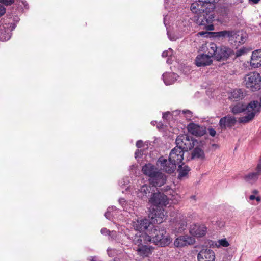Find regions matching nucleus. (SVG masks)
<instances>
[{
	"mask_svg": "<svg viewBox=\"0 0 261 261\" xmlns=\"http://www.w3.org/2000/svg\"><path fill=\"white\" fill-rule=\"evenodd\" d=\"M111 238L114 239L116 237V232L115 231H110V235H109Z\"/></svg>",
	"mask_w": 261,
	"mask_h": 261,
	"instance_id": "nucleus-43",
	"label": "nucleus"
},
{
	"mask_svg": "<svg viewBox=\"0 0 261 261\" xmlns=\"http://www.w3.org/2000/svg\"><path fill=\"white\" fill-rule=\"evenodd\" d=\"M215 0H198L191 5V10L195 14L194 17L197 24L207 31H213L215 20L214 9Z\"/></svg>",
	"mask_w": 261,
	"mask_h": 261,
	"instance_id": "nucleus-1",
	"label": "nucleus"
},
{
	"mask_svg": "<svg viewBox=\"0 0 261 261\" xmlns=\"http://www.w3.org/2000/svg\"><path fill=\"white\" fill-rule=\"evenodd\" d=\"M141 235L137 236L134 239V244L138 246L136 249V251L140 256L143 257H147L151 254L152 248L150 246L147 245L146 244L148 242L146 241L145 243L143 239L141 241H138V243L136 241V240H137V238L141 237Z\"/></svg>",
	"mask_w": 261,
	"mask_h": 261,
	"instance_id": "nucleus-10",
	"label": "nucleus"
},
{
	"mask_svg": "<svg viewBox=\"0 0 261 261\" xmlns=\"http://www.w3.org/2000/svg\"><path fill=\"white\" fill-rule=\"evenodd\" d=\"M120 213V211L117 209L115 206L109 207L107 212L105 213V217L107 219L112 220L113 218H117Z\"/></svg>",
	"mask_w": 261,
	"mask_h": 261,
	"instance_id": "nucleus-23",
	"label": "nucleus"
},
{
	"mask_svg": "<svg viewBox=\"0 0 261 261\" xmlns=\"http://www.w3.org/2000/svg\"><path fill=\"white\" fill-rule=\"evenodd\" d=\"M206 33V32H200L198 33L197 35L201 36L204 35Z\"/></svg>",
	"mask_w": 261,
	"mask_h": 261,
	"instance_id": "nucleus-46",
	"label": "nucleus"
},
{
	"mask_svg": "<svg viewBox=\"0 0 261 261\" xmlns=\"http://www.w3.org/2000/svg\"><path fill=\"white\" fill-rule=\"evenodd\" d=\"M149 202L154 206L149 214V218L152 222H156L158 224L162 223L166 217V213L163 207L169 203L167 196L160 192L153 193Z\"/></svg>",
	"mask_w": 261,
	"mask_h": 261,
	"instance_id": "nucleus-3",
	"label": "nucleus"
},
{
	"mask_svg": "<svg viewBox=\"0 0 261 261\" xmlns=\"http://www.w3.org/2000/svg\"><path fill=\"white\" fill-rule=\"evenodd\" d=\"M139 154H140V151L138 150L135 152V158H137L139 156Z\"/></svg>",
	"mask_w": 261,
	"mask_h": 261,
	"instance_id": "nucleus-47",
	"label": "nucleus"
},
{
	"mask_svg": "<svg viewBox=\"0 0 261 261\" xmlns=\"http://www.w3.org/2000/svg\"><path fill=\"white\" fill-rule=\"evenodd\" d=\"M260 0H249L250 2L252 3L253 4H257Z\"/></svg>",
	"mask_w": 261,
	"mask_h": 261,
	"instance_id": "nucleus-45",
	"label": "nucleus"
},
{
	"mask_svg": "<svg viewBox=\"0 0 261 261\" xmlns=\"http://www.w3.org/2000/svg\"><path fill=\"white\" fill-rule=\"evenodd\" d=\"M260 175L261 170H259L256 167L255 171L250 172L244 176V179L248 182L253 184L257 180Z\"/></svg>",
	"mask_w": 261,
	"mask_h": 261,
	"instance_id": "nucleus-19",
	"label": "nucleus"
},
{
	"mask_svg": "<svg viewBox=\"0 0 261 261\" xmlns=\"http://www.w3.org/2000/svg\"><path fill=\"white\" fill-rule=\"evenodd\" d=\"M176 0H165V8L170 10L176 4Z\"/></svg>",
	"mask_w": 261,
	"mask_h": 261,
	"instance_id": "nucleus-30",
	"label": "nucleus"
},
{
	"mask_svg": "<svg viewBox=\"0 0 261 261\" xmlns=\"http://www.w3.org/2000/svg\"><path fill=\"white\" fill-rule=\"evenodd\" d=\"M187 129L189 132L196 136H202L205 133L204 127L194 123H190Z\"/></svg>",
	"mask_w": 261,
	"mask_h": 261,
	"instance_id": "nucleus-15",
	"label": "nucleus"
},
{
	"mask_svg": "<svg viewBox=\"0 0 261 261\" xmlns=\"http://www.w3.org/2000/svg\"><path fill=\"white\" fill-rule=\"evenodd\" d=\"M157 226L153 225V228L148 230V233L142 235L141 237L137 238L136 241H141L142 239L145 243L146 241L152 242L156 245L161 247L168 246L171 242V238L166 234V231L164 228L157 229ZM138 243V242H137Z\"/></svg>",
	"mask_w": 261,
	"mask_h": 261,
	"instance_id": "nucleus-4",
	"label": "nucleus"
},
{
	"mask_svg": "<svg viewBox=\"0 0 261 261\" xmlns=\"http://www.w3.org/2000/svg\"><path fill=\"white\" fill-rule=\"evenodd\" d=\"M218 246L228 247L229 245V242L226 239H222L218 241Z\"/></svg>",
	"mask_w": 261,
	"mask_h": 261,
	"instance_id": "nucleus-32",
	"label": "nucleus"
},
{
	"mask_svg": "<svg viewBox=\"0 0 261 261\" xmlns=\"http://www.w3.org/2000/svg\"><path fill=\"white\" fill-rule=\"evenodd\" d=\"M247 106H245L243 103L241 102H238L233 106L231 107V109L232 112L234 114H237L241 112H245L246 115H247V111L246 110V107Z\"/></svg>",
	"mask_w": 261,
	"mask_h": 261,
	"instance_id": "nucleus-24",
	"label": "nucleus"
},
{
	"mask_svg": "<svg viewBox=\"0 0 261 261\" xmlns=\"http://www.w3.org/2000/svg\"><path fill=\"white\" fill-rule=\"evenodd\" d=\"M178 171L179 172L178 178L181 179L188 174L190 171V168L186 165H179Z\"/></svg>",
	"mask_w": 261,
	"mask_h": 261,
	"instance_id": "nucleus-27",
	"label": "nucleus"
},
{
	"mask_svg": "<svg viewBox=\"0 0 261 261\" xmlns=\"http://www.w3.org/2000/svg\"><path fill=\"white\" fill-rule=\"evenodd\" d=\"M244 82L246 87L252 91H257L261 88V77L257 72H252L247 74Z\"/></svg>",
	"mask_w": 261,
	"mask_h": 261,
	"instance_id": "nucleus-8",
	"label": "nucleus"
},
{
	"mask_svg": "<svg viewBox=\"0 0 261 261\" xmlns=\"http://www.w3.org/2000/svg\"><path fill=\"white\" fill-rule=\"evenodd\" d=\"M164 22L165 25H166V23H165V18H164Z\"/></svg>",
	"mask_w": 261,
	"mask_h": 261,
	"instance_id": "nucleus-53",
	"label": "nucleus"
},
{
	"mask_svg": "<svg viewBox=\"0 0 261 261\" xmlns=\"http://www.w3.org/2000/svg\"><path fill=\"white\" fill-rule=\"evenodd\" d=\"M237 120L232 116L227 115L221 118L219 121V125L222 129L231 127L236 124Z\"/></svg>",
	"mask_w": 261,
	"mask_h": 261,
	"instance_id": "nucleus-16",
	"label": "nucleus"
},
{
	"mask_svg": "<svg viewBox=\"0 0 261 261\" xmlns=\"http://www.w3.org/2000/svg\"><path fill=\"white\" fill-rule=\"evenodd\" d=\"M14 0H0V3L8 6L14 3Z\"/></svg>",
	"mask_w": 261,
	"mask_h": 261,
	"instance_id": "nucleus-36",
	"label": "nucleus"
},
{
	"mask_svg": "<svg viewBox=\"0 0 261 261\" xmlns=\"http://www.w3.org/2000/svg\"><path fill=\"white\" fill-rule=\"evenodd\" d=\"M172 50L169 48L168 50H165L163 52L162 56L163 57H171L172 55Z\"/></svg>",
	"mask_w": 261,
	"mask_h": 261,
	"instance_id": "nucleus-35",
	"label": "nucleus"
},
{
	"mask_svg": "<svg viewBox=\"0 0 261 261\" xmlns=\"http://www.w3.org/2000/svg\"><path fill=\"white\" fill-rule=\"evenodd\" d=\"M195 239L189 235L180 236L177 237L174 242V245L177 248H182L195 243Z\"/></svg>",
	"mask_w": 261,
	"mask_h": 261,
	"instance_id": "nucleus-11",
	"label": "nucleus"
},
{
	"mask_svg": "<svg viewBox=\"0 0 261 261\" xmlns=\"http://www.w3.org/2000/svg\"><path fill=\"white\" fill-rule=\"evenodd\" d=\"M142 171L148 177V181L152 187H161L166 183V176L152 164H146L142 167Z\"/></svg>",
	"mask_w": 261,
	"mask_h": 261,
	"instance_id": "nucleus-6",
	"label": "nucleus"
},
{
	"mask_svg": "<svg viewBox=\"0 0 261 261\" xmlns=\"http://www.w3.org/2000/svg\"><path fill=\"white\" fill-rule=\"evenodd\" d=\"M154 123H156V122H155V121H152V122H151V124H152V125H154Z\"/></svg>",
	"mask_w": 261,
	"mask_h": 261,
	"instance_id": "nucleus-52",
	"label": "nucleus"
},
{
	"mask_svg": "<svg viewBox=\"0 0 261 261\" xmlns=\"http://www.w3.org/2000/svg\"><path fill=\"white\" fill-rule=\"evenodd\" d=\"M167 34H168V36L169 38L171 40L173 41V40H175V38L174 37V38H171V37H170V36H169V35L168 32H167Z\"/></svg>",
	"mask_w": 261,
	"mask_h": 261,
	"instance_id": "nucleus-50",
	"label": "nucleus"
},
{
	"mask_svg": "<svg viewBox=\"0 0 261 261\" xmlns=\"http://www.w3.org/2000/svg\"><path fill=\"white\" fill-rule=\"evenodd\" d=\"M176 146L185 151L191 150L194 146L192 137L188 134H182L177 136L176 139Z\"/></svg>",
	"mask_w": 261,
	"mask_h": 261,
	"instance_id": "nucleus-9",
	"label": "nucleus"
},
{
	"mask_svg": "<svg viewBox=\"0 0 261 261\" xmlns=\"http://www.w3.org/2000/svg\"><path fill=\"white\" fill-rule=\"evenodd\" d=\"M101 233L103 235H110V231L106 228L101 229Z\"/></svg>",
	"mask_w": 261,
	"mask_h": 261,
	"instance_id": "nucleus-38",
	"label": "nucleus"
},
{
	"mask_svg": "<svg viewBox=\"0 0 261 261\" xmlns=\"http://www.w3.org/2000/svg\"><path fill=\"white\" fill-rule=\"evenodd\" d=\"M167 63L168 64H171V61L169 58H168V59L167 60Z\"/></svg>",
	"mask_w": 261,
	"mask_h": 261,
	"instance_id": "nucleus-51",
	"label": "nucleus"
},
{
	"mask_svg": "<svg viewBox=\"0 0 261 261\" xmlns=\"http://www.w3.org/2000/svg\"><path fill=\"white\" fill-rule=\"evenodd\" d=\"M244 51L243 50L240 49V50L237 51V56H241L244 53Z\"/></svg>",
	"mask_w": 261,
	"mask_h": 261,
	"instance_id": "nucleus-44",
	"label": "nucleus"
},
{
	"mask_svg": "<svg viewBox=\"0 0 261 261\" xmlns=\"http://www.w3.org/2000/svg\"><path fill=\"white\" fill-rule=\"evenodd\" d=\"M170 115V112H166L165 113H164L163 114V118L164 119H167V118L169 115Z\"/></svg>",
	"mask_w": 261,
	"mask_h": 261,
	"instance_id": "nucleus-41",
	"label": "nucleus"
},
{
	"mask_svg": "<svg viewBox=\"0 0 261 261\" xmlns=\"http://www.w3.org/2000/svg\"><path fill=\"white\" fill-rule=\"evenodd\" d=\"M182 114H184L185 117L187 120H191L192 119H194V116L193 115V113L190 110H182Z\"/></svg>",
	"mask_w": 261,
	"mask_h": 261,
	"instance_id": "nucleus-31",
	"label": "nucleus"
},
{
	"mask_svg": "<svg viewBox=\"0 0 261 261\" xmlns=\"http://www.w3.org/2000/svg\"><path fill=\"white\" fill-rule=\"evenodd\" d=\"M233 33L231 37H229L228 41L231 43H234L235 45H239L243 44L245 41V36L242 31H232L230 30Z\"/></svg>",
	"mask_w": 261,
	"mask_h": 261,
	"instance_id": "nucleus-14",
	"label": "nucleus"
},
{
	"mask_svg": "<svg viewBox=\"0 0 261 261\" xmlns=\"http://www.w3.org/2000/svg\"><path fill=\"white\" fill-rule=\"evenodd\" d=\"M107 253L110 257H114L117 253V251L115 249L108 248L107 249Z\"/></svg>",
	"mask_w": 261,
	"mask_h": 261,
	"instance_id": "nucleus-34",
	"label": "nucleus"
},
{
	"mask_svg": "<svg viewBox=\"0 0 261 261\" xmlns=\"http://www.w3.org/2000/svg\"><path fill=\"white\" fill-rule=\"evenodd\" d=\"M207 231L206 227L202 224L194 223L190 225L189 233L193 237H202L204 236Z\"/></svg>",
	"mask_w": 261,
	"mask_h": 261,
	"instance_id": "nucleus-13",
	"label": "nucleus"
},
{
	"mask_svg": "<svg viewBox=\"0 0 261 261\" xmlns=\"http://www.w3.org/2000/svg\"><path fill=\"white\" fill-rule=\"evenodd\" d=\"M6 12L5 8L0 4V17L3 15Z\"/></svg>",
	"mask_w": 261,
	"mask_h": 261,
	"instance_id": "nucleus-39",
	"label": "nucleus"
},
{
	"mask_svg": "<svg viewBox=\"0 0 261 261\" xmlns=\"http://www.w3.org/2000/svg\"><path fill=\"white\" fill-rule=\"evenodd\" d=\"M249 198L250 200H256L258 202L261 201V198L259 196H256L254 195H251L249 196Z\"/></svg>",
	"mask_w": 261,
	"mask_h": 261,
	"instance_id": "nucleus-37",
	"label": "nucleus"
},
{
	"mask_svg": "<svg viewBox=\"0 0 261 261\" xmlns=\"http://www.w3.org/2000/svg\"><path fill=\"white\" fill-rule=\"evenodd\" d=\"M207 54H201L195 58V63L197 67L206 66L212 63V58L220 61L229 57L231 50L225 47H217L214 43L206 44Z\"/></svg>",
	"mask_w": 261,
	"mask_h": 261,
	"instance_id": "nucleus-2",
	"label": "nucleus"
},
{
	"mask_svg": "<svg viewBox=\"0 0 261 261\" xmlns=\"http://www.w3.org/2000/svg\"><path fill=\"white\" fill-rule=\"evenodd\" d=\"M184 151L181 148L176 146L171 151L168 161L163 157H160L158 160L157 163L161 165V167L163 170L171 173L175 171L177 165L182 162Z\"/></svg>",
	"mask_w": 261,
	"mask_h": 261,
	"instance_id": "nucleus-5",
	"label": "nucleus"
},
{
	"mask_svg": "<svg viewBox=\"0 0 261 261\" xmlns=\"http://www.w3.org/2000/svg\"><path fill=\"white\" fill-rule=\"evenodd\" d=\"M174 225V230L177 233H181L186 229L187 227V222L184 218H177Z\"/></svg>",
	"mask_w": 261,
	"mask_h": 261,
	"instance_id": "nucleus-20",
	"label": "nucleus"
},
{
	"mask_svg": "<svg viewBox=\"0 0 261 261\" xmlns=\"http://www.w3.org/2000/svg\"><path fill=\"white\" fill-rule=\"evenodd\" d=\"M119 202L120 204L122 205V206L124 208V210L127 211L129 210L126 207L127 202L126 200L124 198H120L119 200Z\"/></svg>",
	"mask_w": 261,
	"mask_h": 261,
	"instance_id": "nucleus-33",
	"label": "nucleus"
},
{
	"mask_svg": "<svg viewBox=\"0 0 261 261\" xmlns=\"http://www.w3.org/2000/svg\"><path fill=\"white\" fill-rule=\"evenodd\" d=\"M192 158H197L201 160H203L205 158L204 151L200 148L196 147L194 148L192 153Z\"/></svg>",
	"mask_w": 261,
	"mask_h": 261,
	"instance_id": "nucleus-26",
	"label": "nucleus"
},
{
	"mask_svg": "<svg viewBox=\"0 0 261 261\" xmlns=\"http://www.w3.org/2000/svg\"><path fill=\"white\" fill-rule=\"evenodd\" d=\"M129 183V178L128 177H125L123 178L121 180L119 181V185L122 188H125V190H127L128 189H130L129 186H127Z\"/></svg>",
	"mask_w": 261,
	"mask_h": 261,
	"instance_id": "nucleus-29",
	"label": "nucleus"
},
{
	"mask_svg": "<svg viewBox=\"0 0 261 261\" xmlns=\"http://www.w3.org/2000/svg\"><path fill=\"white\" fill-rule=\"evenodd\" d=\"M10 38V36L8 35V36L7 37V38H5L3 39L2 38V39L3 40V41H7V40H8Z\"/></svg>",
	"mask_w": 261,
	"mask_h": 261,
	"instance_id": "nucleus-49",
	"label": "nucleus"
},
{
	"mask_svg": "<svg viewBox=\"0 0 261 261\" xmlns=\"http://www.w3.org/2000/svg\"><path fill=\"white\" fill-rule=\"evenodd\" d=\"M208 132H209L210 135L212 137H214L216 134V130L214 128H212L208 129Z\"/></svg>",
	"mask_w": 261,
	"mask_h": 261,
	"instance_id": "nucleus-40",
	"label": "nucleus"
},
{
	"mask_svg": "<svg viewBox=\"0 0 261 261\" xmlns=\"http://www.w3.org/2000/svg\"><path fill=\"white\" fill-rule=\"evenodd\" d=\"M229 9L221 8L218 12V16L216 20L220 23H226L229 20Z\"/></svg>",
	"mask_w": 261,
	"mask_h": 261,
	"instance_id": "nucleus-18",
	"label": "nucleus"
},
{
	"mask_svg": "<svg viewBox=\"0 0 261 261\" xmlns=\"http://www.w3.org/2000/svg\"><path fill=\"white\" fill-rule=\"evenodd\" d=\"M143 145V142L141 140H138L137 142H136V146L138 147V148H141Z\"/></svg>",
	"mask_w": 261,
	"mask_h": 261,
	"instance_id": "nucleus-42",
	"label": "nucleus"
},
{
	"mask_svg": "<svg viewBox=\"0 0 261 261\" xmlns=\"http://www.w3.org/2000/svg\"><path fill=\"white\" fill-rule=\"evenodd\" d=\"M233 33L231 32L230 31H220L218 32H215V34H216V36L218 37H227L228 39L229 38V37H231V34Z\"/></svg>",
	"mask_w": 261,
	"mask_h": 261,
	"instance_id": "nucleus-28",
	"label": "nucleus"
},
{
	"mask_svg": "<svg viewBox=\"0 0 261 261\" xmlns=\"http://www.w3.org/2000/svg\"><path fill=\"white\" fill-rule=\"evenodd\" d=\"M216 259L214 251L210 248H203L198 253L197 261H215Z\"/></svg>",
	"mask_w": 261,
	"mask_h": 261,
	"instance_id": "nucleus-12",
	"label": "nucleus"
},
{
	"mask_svg": "<svg viewBox=\"0 0 261 261\" xmlns=\"http://www.w3.org/2000/svg\"><path fill=\"white\" fill-rule=\"evenodd\" d=\"M252 195H254L255 196L257 195L258 193V191L257 190H253L252 192Z\"/></svg>",
	"mask_w": 261,
	"mask_h": 261,
	"instance_id": "nucleus-48",
	"label": "nucleus"
},
{
	"mask_svg": "<svg viewBox=\"0 0 261 261\" xmlns=\"http://www.w3.org/2000/svg\"><path fill=\"white\" fill-rule=\"evenodd\" d=\"M153 187L147 185H144L138 189L137 196L142 199L147 198L151 193V188Z\"/></svg>",
	"mask_w": 261,
	"mask_h": 261,
	"instance_id": "nucleus-22",
	"label": "nucleus"
},
{
	"mask_svg": "<svg viewBox=\"0 0 261 261\" xmlns=\"http://www.w3.org/2000/svg\"><path fill=\"white\" fill-rule=\"evenodd\" d=\"M163 80L166 85L173 84L177 79L178 76L175 73H165L163 74Z\"/></svg>",
	"mask_w": 261,
	"mask_h": 261,
	"instance_id": "nucleus-21",
	"label": "nucleus"
},
{
	"mask_svg": "<svg viewBox=\"0 0 261 261\" xmlns=\"http://www.w3.org/2000/svg\"><path fill=\"white\" fill-rule=\"evenodd\" d=\"M155 222H154L155 223ZM153 222L150 219V221L147 219L135 220L133 221L132 225L134 229L138 231L136 234L135 238L137 236L144 235L148 233V230L153 228Z\"/></svg>",
	"mask_w": 261,
	"mask_h": 261,
	"instance_id": "nucleus-7",
	"label": "nucleus"
},
{
	"mask_svg": "<svg viewBox=\"0 0 261 261\" xmlns=\"http://www.w3.org/2000/svg\"><path fill=\"white\" fill-rule=\"evenodd\" d=\"M250 66L253 68H258L261 66V49L255 50L252 52Z\"/></svg>",
	"mask_w": 261,
	"mask_h": 261,
	"instance_id": "nucleus-17",
	"label": "nucleus"
},
{
	"mask_svg": "<svg viewBox=\"0 0 261 261\" xmlns=\"http://www.w3.org/2000/svg\"><path fill=\"white\" fill-rule=\"evenodd\" d=\"M243 91L242 89H236L233 90L229 96L230 99L237 100L243 97Z\"/></svg>",
	"mask_w": 261,
	"mask_h": 261,
	"instance_id": "nucleus-25",
	"label": "nucleus"
}]
</instances>
